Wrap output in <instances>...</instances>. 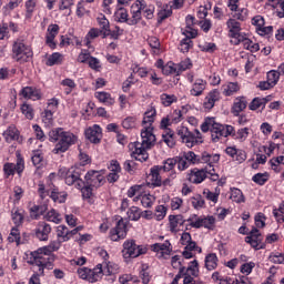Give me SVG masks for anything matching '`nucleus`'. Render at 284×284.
<instances>
[{"label":"nucleus","instance_id":"26","mask_svg":"<svg viewBox=\"0 0 284 284\" xmlns=\"http://www.w3.org/2000/svg\"><path fill=\"white\" fill-rule=\"evenodd\" d=\"M217 265H219V257H216V254L210 253L209 255H206L205 257L206 270L212 272V270H216Z\"/></svg>","mask_w":284,"mask_h":284},{"label":"nucleus","instance_id":"45","mask_svg":"<svg viewBox=\"0 0 284 284\" xmlns=\"http://www.w3.org/2000/svg\"><path fill=\"white\" fill-rule=\"evenodd\" d=\"M237 90H240L239 83L230 82L227 85L224 87L223 93L225 94V97H232V94L236 93Z\"/></svg>","mask_w":284,"mask_h":284},{"label":"nucleus","instance_id":"11","mask_svg":"<svg viewBox=\"0 0 284 284\" xmlns=\"http://www.w3.org/2000/svg\"><path fill=\"white\" fill-rule=\"evenodd\" d=\"M85 136L91 143H100L102 136L101 126L94 124L93 126L87 129Z\"/></svg>","mask_w":284,"mask_h":284},{"label":"nucleus","instance_id":"64","mask_svg":"<svg viewBox=\"0 0 284 284\" xmlns=\"http://www.w3.org/2000/svg\"><path fill=\"white\" fill-rule=\"evenodd\" d=\"M116 18L120 23H129L130 19H128V11L125 9H119L116 12Z\"/></svg>","mask_w":284,"mask_h":284},{"label":"nucleus","instance_id":"31","mask_svg":"<svg viewBox=\"0 0 284 284\" xmlns=\"http://www.w3.org/2000/svg\"><path fill=\"white\" fill-rule=\"evenodd\" d=\"M139 199L143 205V207H152V205L154 204V201H155V197L150 194L138 195L134 197V201H139Z\"/></svg>","mask_w":284,"mask_h":284},{"label":"nucleus","instance_id":"10","mask_svg":"<svg viewBox=\"0 0 284 284\" xmlns=\"http://www.w3.org/2000/svg\"><path fill=\"white\" fill-rule=\"evenodd\" d=\"M252 23L256 27V32L261 34V37L271 34V32L274 30V27L272 26L265 27V19L262 16H255L252 19Z\"/></svg>","mask_w":284,"mask_h":284},{"label":"nucleus","instance_id":"14","mask_svg":"<svg viewBox=\"0 0 284 284\" xmlns=\"http://www.w3.org/2000/svg\"><path fill=\"white\" fill-rule=\"evenodd\" d=\"M151 250L153 252H160L161 256L163 258H168V256H170L172 248H171V244L170 241H166L165 243H155L151 246Z\"/></svg>","mask_w":284,"mask_h":284},{"label":"nucleus","instance_id":"8","mask_svg":"<svg viewBox=\"0 0 284 284\" xmlns=\"http://www.w3.org/2000/svg\"><path fill=\"white\" fill-rule=\"evenodd\" d=\"M145 10V2L144 1H135L134 4L131 7V14L132 17L129 18V26H136L139 21H141V12Z\"/></svg>","mask_w":284,"mask_h":284},{"label":"nucleus","instance_id":"58","mask_svg":"<svg viewBox=\"0 0 284 284\" xmlns=\"http://www.w3.org/2000/svg\"><path fill=\"white\" fill-rule=\"evenodd\" d=\"M254 183L257 185H265L267 183V173H257L253 176Z\"/></svg>","mask_w":284,"mask_h":284},{"label":"nucleus","instance_id":"60","mask_svg":"<svg viewBox=\"0 0 284 284\" xmlns=\"http://www.w3.org/2000/svg\"><path fill=\"white\" fill-rule=\"evenodd\" d=\"M9 243H19L21 241V235L19 234V229L13 227L11 230L10 236L8 237Z\"/></svg>","mask_w":284,"mask_h":284},{"label":"nucleus","instance_id":"49","mask_svg":"<svg viewBox=\"0 0 284 284\" xmlns=\"http://www.w3.org/2000/svg\"><path fill=\"white\" fill-rule=\"evenodd\" d=\"M21 112L26 116V119H29V121H32L34 119V109H32L30 104H22Z\"/></svg>","mask_w":284,"mask_h":284},{"label":"nucleus","instance_id":"5","mask_svg":"<svg viewBox=\"0 0 284 284\" xmlns=\"http://www.w3.org/2000/svg\"><path fill=\"white\" fill-rule=\"evenodd\" d=\"M146 250L136 245L134 240H128L123 243L122 254L124 258H136L141 254H145Z\"/></svg>","mask_w":284,"mask_h":284},{"label":"nucleus","instance_id":"3","mask_svg":"<svg viewBox=\"0 0 284 284\" xmlns=\"http://www.w3.org/2000/svg\"><path fill=\"white\" fill-rule=\"evenodd\" d=\"M13 59L18 63H28L32 61V49L21 41H16L12 47Z\"/></svg>","mask_w":284,"mask_h":284},{"label":"nucleus","instance_id":"13","mask_svg":"<svg viewBox=\"0 0 284 284\" xmlns=\"http://www.w3.org/2000/svg\"><path fill=\"white\" fill-rule=\"evenodd\" d=\"M84 179H85L88 185H90L92 187H99V185H101V183H103V178L101 174H99L98 171L88 172L85 174Z\"/></svg>","mask_w":284,"mask_h":284},{"label":"nucleus","instance_id":"40","mask_svg":"<svg viewBox=\"0 0 284 284\" xmlns=\"http://www.w3.org/2000/svg\"><path fill=\"white\" fill-rule=\"evenodd\" d=\"M231 200H233L234 203H245V196L243 195V192L239 189H233L231 191Z\"/></svg>","mask_w":284,"mask_h":284},{"label":"nucleus","instance_id":"32","mask_svg":"<svg viewBox=\"0 0 284 284\" xmlns=\"http://www.w3.org/2000/svg\"><path fill=\"white\" fill-rule=\"evenodd\" d=\"M162 139L169 148H174V131H172V129H165V131L162 133Z\"/></svg>","mask_w":284,"mask_h":284},{"label":"nucleus","instance_id":"28","mask_svg":"<svg viewBox=\"0 0 284 284\" xmlns=\"http://www.w3.org/2000/svg\"><path fill=\"white\" fill-rule=\"evenodd\" d=\"M181 243L185 245V250H195L196 248V242L192 241V235L187 232H184L181 236Z\"/></svg>","mask_w":284,"mask_h":284},{"label":"nucleus","instance_id":"27","mask_svg":"<svg viewBox=\"0 0 284 284\" xmlns=\"http://www.w3.org/2000/svg\"><path fill=\"white\" fill-rule=\"evenodd\" d=\"M196 22H194V16L186 17V29L183 34H190L192 39L196 38L199 34L195 29L192 28Z\"/></svg>","mask_w":284,"mask_h":284},{"label":"nucleus","instance_id":"16","mask_svg":"<svg viewBox=\"0 0 284 284\" xmlns=\"http://www.w3.org/2000/svg\"><path fill=\"white\" fill-rule=\"evenodd\" d=\"M207 179V169H202L197 171H191L189 175L190 183H203Z\"/></svg>","mask_w":284,"mask_h":284},{"label":"nucleus","instance_id":"24","mask_svg":"<svg viewBox=\"0 0 284 284\" xmlns=\"http://www.w3.org/2000/svg\"><path fill=\"white\" fill-rule=\"evenodd\" d=\"M103 274H105L103 264H98L93 270H91V277H89V283H97V281H99Z\"/></svg>","mask_w":284,"mask_h":284},{"label":"nucleus","instance_id":"9","mask_svg":"<svg viewBox=\"0 0 284 284\" xmlns=\"http://www.w3.org/2000/svg\"><path fill=\"white\" fill-rule=\"evenodd\" d=\"M65 183L67 185H74L78 190H81L83 185H85V182L81 180V174L77 170H69L65 175Z\"/></svg>","mask_w":284,"mask_h":284},{"label":"nucleus","instance_id":"46","mask_svg":"<svg viewBox=\"0 0 284 284\" xmlns=\"http://www.w3.org/2000/svg\"><path fill=\"white\" fill-rule=\"evenodd\" d=\"M57 234L62 241H70V230L65 225L58 226Z\"/></svg>","mask_w":284,"mask_h":284},{"label":"nucleus","instance_id":"52","mask_svg":"<svg viewBox=\"0 0 284 284\" xmlns=\"http://www.w3.org/2000/svg\"><path fill=\"white\" fill-rule=\"evenodd\" d=\"M101 34V30H99V29H91L89 32H88V34H87V37H85V39H84V43H85V45H90V43H91V39H97L99 36Z\"/></svg>","mask_w":284,"mask_h":284},{"label":"nucleus","instance_id":"43","mask_svg":"<svg viewBox=\"0 0 284 284\" xmlns=\"http://www.w3.org/2000/svg\"><path fill=\"white\" fill-rule=\"evenodd\" d=\"M45 219L51 223H61V214H59L54 209H52L45 214Z\"/></svg>","mask_w":284,"mask_h":284},{"label":"nucleus","instance_id":"53","mask_svg":"<svg viewBox=\"0 0 284 284\" xmlns=\"http://www.w3.org/2000/svg\"><path fill=\"white\" fill-rule=\"evenodd\" d=\"M122 126H123L125 130H132V128H136V118H134V116L125 118V119L122 121Z\"/></svg>","mask_w":284,"mask_h":284},{"label":"nucleus","instance_id":"23","mask_svg":"<svg viewBox=\"0 0 284 284\" xmlns=\"http://www.w3.org/2000/svg\"><path fill=\"white\" fill-rule=\"evenodd\" d=\"M245 108H247V101L245 100V98H237L233 103L232 113L234 114V116H239V114L243 112Z\"/></svg>","mask_w":284,"mask_h":284},{"label":"nucleus","instance_id":"29","mask_svg":"<svg viewBox=\"0 0 284 284\" xmlns=\"http://www.w3.org/2000/svg\"><path fill=\"white\" fill-rule=\"evenodd\" d=\"M219 101V91H211L209 95L206 97V100L204 102V108L206 110H212L214 108V103Z\"/></svg>","mask_w":284,"mask_h":284},{"label":"nucleus","instance_id":"18","mask_svg":"<svg viewBox=\"0 0 284 284\" xmlns=\"http://www.w3.org/2000/svg\"><path fill=\"white\" fill-rule=\"evenodd\" d=\"M170 222V230L173 232V234H176V232L180 231L179 225H184L185 219H183V215H170L169 216Z\"/></svg>","mask_w":284,"mask_h":284},{"label":"nucleus","instance_id":"36","mask_svg":"<svg viewBox=\"0 0 284 284\" xmlns=\"http://www.w3.org/2000/svg\"><path fill=\"white\" fill-rule=\"evenodd\" d=\"M95 97L101 103H106V105H114V99H112V95H110L108 92H97Z\"/></svg>","mask_w":284,"mask_h":284},{"label":"nucleus","instance_id":"30","mask_svg":"<svg viewBox=\"0 0 284 284\" xmlns=\"http://www.w3.org/2000/svg\"><path fill=\"white\" fill-rule=\"evenodd\" d=\"M3 135L6 141H19V130L14 125H10Z\"/></svg>","mask_w":284,"mask_h":284},{"label":"nucleus","instance_id":"59","mask_svg":"<svg viewBox=\"0 0 284 284\" xmlns=\"http://www.w3.org/2000/svg\"><path fill=\"white\" fill-rule=\"evenodd\" d=\"M182 143H185L186 148H194V143H196V138H194V134H192V132H189V134L182 139Z\"/></svg>","mask_w":284,"mask_h":284},{"label":"nucleus","instance_id":"39","mask_svg":"<svg viewBox=\"0 0 284 284\" xmlns=\"http://www.w3.org/2000/svg\"><path fill=\"white\" fill-rule=\"evenodd\" d=\"M241 41L245 50H250L251 52H258L260 50L258 43H253L252 40L247 38H242Z\"/></svg>","mask_w":284,"mask_h":284},{"label":"nucleus","instance_id":"51","mask_svg":"<svg viewBox=\"0 0 284 284\" xmlns=\"http://www.w3.org/2000/svg\"><path fill=\"white\" fill-rule=\"evenodd\" d=\"M265 99L254 98L248 108L250 110H258V108H265Z\"/></svg>","mask_w":284,"mask_h":284},{"label":"nucleus","instance_id":"22","mask_svg":"<svg viewBox=\"0 0 284 284\" xmlns=\"http://www.w3.org/2000/svg\"><path fill=\"white\" fill-rule=\"evenodd\" d=\"M161 170H163L162 166H153L151 169V173H150L151 183H152V185H155V187H161V185L163 183L161 180Z\"/></svg>","mask_w":284,"mask_h":284},{"label":"nucleus","instance_id":"7","mask_svg":"<svg viewBox=\"0 0 284 284\" xmlns=\"http://www.w3.org/2000/svg\"><path fill=\"white\" fill-rule=\"evenodd\" d=\"M111 241H119L120 239H125L128 236V224L123 219H120L116 222V225L114 229L110 232Z\"/></svg>","mask_w":284,"mask_h":284},{"label":"nucleus","instance_id":"54","mask_svg":"<svg viewBox=\"0 0 284 284\" xmlns=\"http://www.w3.org/2000/svg\"><path fill=\"white\" fill-rule=\"evenodd\" d=\"M128 216L130 221H139V219H141V211L139 207L132 206L128 212Z\"/></svg>","mask_w":284,"mask_h":284},{"label":"nucleus","instance_id":"2","mask_svg":"<svg viewBox=\"0 0 284 284\" xmlns=\"http://www.w3.org/2000/svg\"><path fill=\"white\" fill-rule=\"evenodd\" d=\"M54 246H43L38 248L34 252H31V260L29 261L30 265H42L47 270H52L54 263Z\"/></svg>","mask_w":284,"mask_h":284},{"label":"nucleus","instance_id":"34","mask_svg":"<svg viewBox=\"0 0 284 284\" xmlns=\"http://www.w3.org/2000/svg\"><path fill=\"white\" fill-rule=\"evenodd\" d=\"M102 265L105 276H112V274H115V272L119 270V265H116L114 262H103Z\"/></svg>","mask_w":284,"mask_h":284},{"label":"nucleus","instance_id":"12","mask_svg":"<svg viewBox=\"0 0 284 284\" xmlns=\"http://www.w3.org/2000/svg\"><path fill=\"white\" fill-rule=\"evenodd\" d=\"M47 44L51 50H54L57 48V42H54V39L57 38V34H59V24H50L47 30Z\"/></svg>","mask_w":284,"mask_h":284},{"label":"nucleus","instance_id":"21","mask_svg":"<svg viewBox=\"0 0 284 284\" xmlns=\"http://www.w3.org/2000/svg\"><path fill=\"white\" fill-rule=\"evenodd\" d=\"M246 243L252 245L253 247H258L261 245V232H258V229H253L248 235L245 237Z\"/></svg>","mask_w":284,"mask_h":284},{"label":"nucleus","instance_id":"20","mask_svg":"<svg viewBox=\"0 0 284 284\" xmlns=\"http://www.w3.org/2000/svg\"><path fill=\"white\" fill-rule=\"evenodd\" d=\"M109 169L110 173L106 176V181H109V183H116V181H119V172H121V165H119L116 161H112Z\"/></svg>","mask_w":284,"mask_h":284},{"label":"nucleus","instance_id":"44","mask_svg":"<svg viewBox=\"0 0 284 284\" xmlns=\"http://www.w3.org/2000/svg\"><path fill=\"white\" fill-rule=\"evenodd\" d=\"M182 156L186 160V163H189V165H194L201 161V159H199V155H196L192 151L184 153Z\"/></svg>","mask_w":284,"mask_h":284},{"label":"nucleus","instance_id":"1","mask_svg":"<svg viewBox=\"0 0 284 284\" xmlns=\"http://www.w3.org/2000/svg\"><path fill=\"white\" fill-rule=\"evenodd\" d=\"M156 119V109L151 106L144 113V118L142 121V125H144V130L141 132L142 142H133L129 144V150L131 151L132 159L135 161H140V163H145L150 155L148 154V150L156 143V135H154V126L152 123Z\"/></svg>","mask_w":284,"mask_h":284},{"label":"nucleus","instance_id":"62","mask_svg":"<svg viewBox=\"0 0 284 284\" xmlns=\"http://www.w3.org/2000/svg\"><path fill=\"white\" fill-rule=\"evenodd\" d=\"M78 274L83 281H90V278H92L91 270L88 267L79 268Z\"/></svg>","mask_w":284,"mask_h":284},{"label":"nucleus","instance_id":"57","mask_svg":"<svg viewBox=\"0 0 284 284\" xmlns=\"http://www.w3.org/2000/svg\"><path fill=\"white\" fill-rule=\"evenodd\" d=\"M89 68L91 70H94L95 72H99L101 70V61L94 57L89 58Z\"/></svg>","mask_w":284,"mask_h":284},{"label":"nucleus","instance_id":"63","mask_svg":"<svg viewBox=\"0 0 284 284\" xmlns=\"http://www.w3.org/2000/svg\"><path fill=\"white\" fill-rule=\"evenodd\" d=\"M166 212H168V209H165V206L159 205L155 210L156 221H163V219H165Z\"/></svg>","mask_w":284,"mask_h":284},{"label":"nucleus","instance_id":"50","mask_svg":"<svg viewBox=\"0 0 284 284\" xmlns=\"http://www.w3.org/2000/svg\"><path fill=\"white\" fill-rule=\"evenodd\" d=\"M185 274H190V276H194V278L199 276V262L196 260L191 262V265L186 268Z\"/></svg>","mask_w":284,"mask_h":284},{"label":"nucleus","instance_id":"48","mask_svg":"<svg viewBox=\"0 0 284 284\" xmlns=\"http://www.w3.org/2000/svg\"><path fill=\"white\" fill-rule=\"evenodd\" d=\"M268 6H272V8H281L282 12L278 11L277 16L280 19H283L284 17V0H268Z\"/></svg>","mask_w":284,"mask_h":284},{"label":"nucleus","instance_id":"55","mask_svg":"<svg viewBox=\"0 0 284 284\" xmlns=\"http://www.w3.org/2000/svg\"><path fill=\"white\" fill-rule=\"evenodd\" d=\"M61 63V53H52L47 60V65H59Z\"/></svg>","mask_w":284,"mask_h":284},{"label":"nucleus","instance_id":"61","mask_svg":"<svg viewBox=\"0 0 284 284\" xmlns=\"http://www.w3.org/2000/svg\"><path fill=\"white\" fill-rule=\"evenodd\" d=\"M12 221H13L14 225H17V227H19V225H21V223H23V213L20 212L19 210L14 211L12 213Z\"/></svg>","mask_w":284,"mask_h":284},{"label":"nucleus","instance_id":"41","mask_svg":"<svg viewBox=\"0 0 284 284\" xmlns=\"http://www.w3.org/2000/svg\"><path fill=\"white\" fill-rule=\"evenodd\" d=\"M202 227L214 230L216 227V219L214 216L202 217Z\"/></svg>","mask_w":284,"mask_h":284},{"label":"nucleus","instance_id":"4","mask_svg":"<svg viewBox=\"0 0 284 284\" xmlns=\"http://www.w3.org/2000/svg\"><path fill=\"white\" fill-rule=\"evenodd\" d=\"M58 141L59 142L55 144L53 152L54 154H63V152H68V150H70V145H74L77 143V135L60 129V138Z\"/></svg>","mask_w":284,"mask_h":284},{"label":"nucleus","instance_id":"38","mask_svg":"<svg viewBox=\"0 0 284 284\" xmlns=\"http://www.w3.org/2000/svg\"><path fill=\"white\" fill-rule=\"evenodd\" d=\"M186 221L190 223V227H194L195 230L203 227V217H199V215H192Z\"/></svg>","mask_w":284,"mask_h":284},{"label":"nucleus","instance_id":"17","mask_svg":"<svg viewBox=\"0 0 284 284\" xmlns=\"http://www.w3.org/2000/svg\"><path fill=\"white\" fill-rule=\"evenodd\" d=\"M226 26L230 29L231 37H233V39H239V41L243 39V37H241V23L239 21L230 19L226 22Z\"/></svg>","mask_w":284,"mask_h":284},{"label":"nucleus","instance_id":"47","mask_svg":"<svg viewBox=\"0 0 284 284\" xmlns=\"http://www.w3.org/2000/svg\"><path fill=\"white\" fill-rule=\"evenodd\" d=\"M52 201H54V203H65V199L68 196V194L65 193H61L57 190H53L50 194Z\"/></svg>","mask_w":284,"mask_h":284},{"label":"nucleus","instance_id":"56","mask_svg":"<svg viewBox=\"0 0 284 284\" xmlns=\"http://www.w3.org/2000/svg\"><path fill=\"white\" fill-rule=\"evenodd\" d=\"M176 164H178V170L180 172H183V170H187L190 168V162H186V160L182 156H176L175 158Z\"/></svg>","mask_w":284,"mask_h":284},{"label":"nucleus","instance_id":"25","mask_svg":"<svg viewBox=\"0 0 284 284\" xmlns=\"http://www.w3.org/2000/svg\"><path fill=\"white\" fill-rule=\"evenodd\" d=\"M203 90H205V81L197 79L191 89V94L192 97H201L203 94Z\"/></svg>","mask_w":284,"mask_h":284},{"label":"nucleus","instance_id":"19","mask_svg":"<svg viewBox=\"0 0 284 284\" xmlns=\"http://www.w3.org/2000/svg\"><path fill=\"white\" fill-rule=\"evenodd\" d=\"M21 94L24 99H32V101H39L41 99V91L32 87L23 88Z\"/></svg>","mask_w":284,"mask_h":284},{"label":"nucleus","instance_id":"35","mask_svg":"<svg viewBox=\"0 0 284 284\" xmlns=\"http://www.w3.org/2000/svg\"><path fill=\"white\" fill-rule=\"evenodd\" d=\"M98 23L104 33V37L110 36V21L105 19V16L101 14L98 17Z\"/></svg>","mask_w":284,"mask_h":284},{"label":"nucleus","instance_id":"15","mask_svg":"<svg viewBox=\"0 0 284 284\" xmlns=\"http://www.w3.org/2000/svg\"><path fill=\"white\" fill-rule=\"evenodd\" d=\"M50 232H52V227L50 226V224L45 222H40L36 231V235L39 241H48V234H50Z\"/></svg>","mask_w":284,"mask_h":284},{"label":"nucleus","instance_id":"33","mask_svg":"<svg viewBox=\"0 0 284 284\" xmlns=\"http://www.w3.org/2000/svg\"><path fill=\"white\" fill-rule=\"evenodd\" d=\"M185 38L180 42V51L183 53L190 52V48H193L194 43L192 42V36L184 33Z\"/></svg>","mask_w":284,"mask_h":284},{"label":"nucleus","instance_id":"37","mask_svg":"<svg viewBox=\"0 0 284 284\" xmlns=\"http://www.w3.org/2000/svg\"><path fill=\"white\" fill-rule=\"evenodd\" d=\"M176 101H179V99L174 94L163 93L161 95L162 105H165V108H170V105L176 103Z\"/></svg>","mask_w":284,"mask_h":284},{"label":"nucleus","instance_id":"42","mask_svg":"<svg viewBox=\"0 0 284 284\" xmlns=\"http://www.w3.org/2000/svg\"><path fill=\"white\" fill-rule=\"evenodd\" d=\"M266 81H268V83H271L274 88V85H276L278 83V79H281V72L278 71H268L266 74Z\"/></svg>","mask_w":284,"mask_h":284},{"label":"nucleus","instance_id":"6","mask_svg":"<svg viewBox=\"0 0 284 284\" xmlns=\"http://www.w3.org/2000/svg\"><path fill=\"white\" fill-rule=\"evenodd\" d=\"M234 132V126L232 125H223L219 122H216L213 118V124L211 126V136L213 141H219L221 136H230Z\"/></svg>","mask_w":284,"mask_h":284}]
</instances>
